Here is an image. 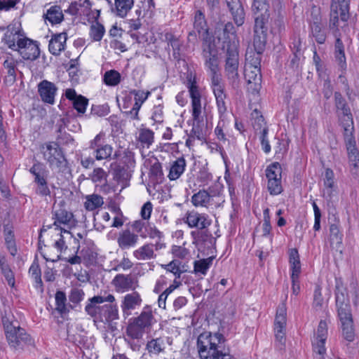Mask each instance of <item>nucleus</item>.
I'll return each mask as SVG.
<instances>
[{"label":"nucleus","mask_w":359,"mask_h":359,"mask_svg":"<svg viewBox=\"0 0 359 359\" xmlns=\"http://www.w3.org/2000/svg\"><path fill=\"white\" fill-rule=\"evenodd\" d=\"M226 339L219 332H203L197 339L201 359H232L229 348L225 346Z\"/></svg>","instance_id":"obj_1"},{"label":"nucleus","mask_w":359,"mask_h":359,"mask_svg":"<svg viewBox=\"0 0 359 359\" xmlns=\"http://www.w3.org/2000/svg\"><path fill=\"white\" fill-rule=\"evenodd\" d=\"M224 57V74L229 83L234 89L238 88L240 76L238 74L239 54L238 44L234 41L224 40L222 47Z\"/></svg>","instance_id":"obj_2"},{"label":"nucleus","mask_w":359,"mask_h":359,"mask_svg":"<svg viewBox=\"0 0 359 359\" xmlns=\"http://www.w3.org/2000/svg\"><path fill=\"white\" fill-rule=\"evenodd\" d=\"M156 323L151 306L147 305L137 317L130 319L126 329L127 335L133 339H139L144 332H149Z\"/></svg>","instance_id":"obj_3"},{"label":"nucleus","mask_w":359,"mask_h":359,"mask_svg":"<svg viewBox=\"0 0 359 359\" xmlns=\"http://www.w3.org/2000/svg\"><path fill=\"white\" fill-rule=\"evenodd\" d=\"M269 7L266 6L264 8H261V7H259V8H252L255 18L253 44L258 48L259 51L265 48L266 43L267 25L270 17Z\"/></svg>","instance_id":"obj_4"},{"label":"nucleus","mask_w":359,"mask_h":359,"mask_svg":"<svg viewBox=\"0 0 359 359\" xmlns=\"http://www.w3.org/2000/svg\"><path fill=\"white\" fill-rule=\"evenodd\" d=\"M17 324V323L4 320L6 337L11 348L15 350H22L25 346L31 344L32 339L25 330Z\"/></svg>","instance_id":"obj_5"},{"label":"nucleus","mask_w":359,"mask_h":359,"mask_svg":"<svg viewBox=\"0 0 359 359\" xmlns=\"http://www.w3.org/2000/svg\"><path fill=\"white\" fill-rule=\"evenodd\" d=\"M41 150L50 168L61 171L67 167V160L57 143H46L41 147Z\"/></svg>","instance_id":"obj_6"},{"label":"nucleus","mask_w":359,"mask_h":359,"mask_svg":"<svg viewBox=\"0 0 359 359\" xmlns=\"http://www.w3.org/2000/svg\"><path fill=\"white\" fill-rule=\"evenodd\" d=\"M187 86L189 89L190 97L191 99V112L193 121H198L202 119V107H201V95L199 92L198 86L196 85V78L193 76L192 72L188 73Z\"/></svg>","instance_id":"obj_7"},{"label":"nucleus","mask_w":359,"mask_h":359,"mask_svg":"<svg viewBox=\"0 0 359 359\" xmlns=\"http://www.w3.org/2000/svg\"><path fill=\"white\" fill-rule=\"evenodd\" d=\"M336 306L340 322L353 320L351 309L347 290L342 286L337 285Z\"/></svg>","instance_id":"obj_8"},{"label":"nucleus","mask_w":359,"mask_h":359,"mask_svg":"<svg viewBox=\"0 0 359 359\" xmlns=\"http://www.w3.org/2000/svg\"><path fill=\"white\" fill-rule=\"evenodd\" d=\"M23 59L34 60L39 57L40 50L36 41H34L27 37L22 41H18V49L17 50Z\"/></svg>","instance_id":"obj_9"},{"label":"nucleus","mask_w":359,"mask_h":359,"mask_svg":"<svg viewBox=\"0 0 359 359\" xmlns=\"http://www.w3.org/2000/svg\"><path fill=\"white\" fill-rule=\"evenodd\" d=\"M309 27L312 37L318 43L323 44L326 41L327 33L325 26L322 23L319 14H311Z\"/></svg>","instance_id":"obj_10"},{"label":"nucleus","mask_w":359,"mask_h":359,"mask_svg":"<svg viewBox=\"0 0 359 359\" xmlns=\"http://www.w3.org/2000/svg\"><path fill=\"white\" fill-rule=\"evenodd\" d=\"M25 38L27 37L19 27L10 25L7 27L3 41L9 48L17 50L18 49V41H22Z\"/></svg>","instance_id":"obj_11"},{"label":"nucleus","mask_w":359,"mask_h":359,"mask_svg":"<svg viewBox=\"0 0 359 359\" xmlns=\"http://www.w3.org/2000/svg\"><path fill=\"white\" fill-rule=\"evenodd\" d=\"M54 219L55 222L53 225L56 226V229H60L61 231H64L65 233H70L72 237L73 236L72 233L67 230H65L61 225L67 226V227H70L74 225V219L73 214L70 212L65 209H59L55 211L54 213Z\"/></svg>","instance_id":"obj_12"},{"label":"nucleus","mask_w":359,"mask_h":359,"mask_svg":"<svg viewBox=\"0 0 359 359\" xmlns=\"http://www.w3.org/2000/svg\"><path fill=\"white\" fill-rule=\"evenodd\" d=\"M137 281L130 275L117 274L112 280V284L117 292L133 290L137 286Z\"/></svg>","instance_id":"obj_13"},{"label":"nucleus","mask_w":359,"mask_h":359,"mask_svg":"<svg viewBox=\"0 0 359 359\" xmlns=\"http://www.w3.org/2000/svg\"><path fill=\"white\" fill-rule=\"evenodd\" d=\"M184 222L191 228H197L198 230L205 229L211 224L210 220L204 214L195 211L189 212L186 214Z\"/></svg>","instance_id":"obj_14"},{"label":"nucleus","mask_w":359,"mask_h":359,"mask_svg":"<svg viewBox=\"0 0 359 359\" xmlns=\"http://www.w3.org/2000/svg\"><path fill=\"white\" fill-rule=\"evenodd\" d=\"M57 90L56 86L47 80H43L38 84L39 93L44 102L53 104Z\"/></svg>","instance_id":"obj_15"},{"label":"nucleus","mask_w":359,"mask_h":359,"mask_svg":"<svg viewBox=\"0 0 359 359\" xmlns=\"http://www.w3.org/2000/svg\"><path fill=\"white\" fill-rule=\"evenodd\" d=\"M226 3L234 22L237 26L243 25L245 22V12L241 0H226Z\"/></svg>","instance_id":"obj_16"},{"label":"nucleus","mask_w":359,"mask_h":359,"mask_svg":"<svg viewBox=\"0 0 359 359\" xmlns=\"http://www.w3.org/2000/svg\"><path fill=\"white\" fill-rule=\"evenodd\" d=\"M91 7L92 4L90 0H78L72 2L65 12L72 15L89 17Z\"/></svg>","instance_id":"obj_17"},{"label":"nucleus","mask_w":359,"mask_h":359,"mask_svg":"<svg viewBox=\"0 0 359 359\" xmlns=\"http://www.w3.org/2000/svg\"><path fill=\"white\" fill-rule=\"evenodd\" d=\"M142 302V297L137 292L127 294L121 303L123 313L127 316L130 315L133 310L141 305Z\"/></svg>","instance_id":"obj_18"},{"label":"nucleus","mask_w":359,"mask_h":359,"mask_svg":"<svg viewBox=\"0 0 359 359\" xmlns=\"http://www.w3.org/2000/svg\"><path fill=\"white\" fill-rule=\"evenodd\" d=\"M245 78L250 88L255 91H258L262 81L261 69L245 66Z\"/></svg>","instance_id":"obj_19"},{"label":"nucleus","mask_w":359,"mask_h":359,"mask_svg":"<svg viewBox=\"0 0 359 359\" xmlns=\"http://www.w3.org/2000/svg\"><path fill=\"white\" fill-rule=\"evenodd\" d=\"M139 237L137 234L131 232L129 229L122 231L118 233L117 243L122 250H127L134 247L138 241Z\"/></svg>","instance_id":"obj_20"},{"label":"nucleus","mask_w":359,"mask_h":359,"mask_svg":"<svg viewBox=\"0 0 359 359\" xmlns=\"http://www.w3.org/2000/svg\"><path fill=\"white\" fill-rule=\"evenodd\" d=\"M67 34L62 32L52 36L49 41V51L54 55H59L65 49Z\"/></svg>","instance_id":"obj_21"},{"label":"nucleus","mask_w":359,"mask_h":359,"mask_svg":"<svg viewBox=\"0 0 359 359\" xmlns=\"http://www.w3.org/2000/svg\"><path fill=\"white\" fill-rule=\"evenodd\" d=\"M66 97L72 101L74 108L79 113H84L88 105V100L82 95H78L76 91L72 88H68L65 92Z\"/></svg>","instance_id":"obj_22"},{"label":"nucleus","mask_w":359,"mask_h":359,"mask_svg":"<svg viewBox=\"0 0 359 359\" xmlns=\"http://www.w3.org/2000/svg\"><path fill=\"white\" fill-rule=\"evenodd\" d=\"M165 41L167 42L168 46L172 48V56L175 60L180 61L181 59V49L182 42L178 37L171 32H166L164 35Z\"/></svg>","instance_id":"obj_23"},{"label":"nucleus","mask_w":359,"mask_h":359,"mask_svg":"<svg viewBox=\"0 0 359 359\" xmlns=\"http://www.w3.org/2000/svg\"><path fill=\"white\" fill-rule=\"evenodd\" d=\"M134 0H114V6L111 8L112 12L120 18H124L132 9Z\"/></svg>","instance_id":"obj_24"},{"label":"nucleus","mask_w":359,"mask_h":359,"mask_svg":"<svg viewBox=\"0 0 359 359\" xmlns=\"http://www.w3.org/2000/svg\"><path fill=\"white\" fill-rule=\"evenodd\" d=\"M133 254L137 260H149L156 257L154 253V244L152 243L144 244L135 250Z\"/></svg>","instance_id":"obj_25"},{"label":"nucleus","mask_w":359,"mask_h":359,"mask_svg":"<svg viewBox=\"0 0 359 359\" xmlns=\"http://www.w3.org/2000/svg\"><path fill=\"white\" fill-rule=\"evenodd\" d=\"M194 28L199 35L205 36L208 35V25L205 18V15L201 11L198 10L195 13L194 19Z\"/></svg>","instance_id":"obj_26"},{"label":"nucleus","mask_w":359,"mask_h":359,"mask_svg":"<svg viewBox=\"0 0 359 359\" xmlns=\"http://www.w3.org/2000/svg\"><path fill=\"white\" fill-rule=\"evenodd\" d=\"M289 262L291 266V279L299 278L301 273V263L298 250L296 248L290 250Z\"/></svg>","instance_id":"obj_27"},{"label":"nucleus","mask_w":359,"mask_h":359,"mask_svg":"<svg viewBox=\"0 0 359 359\" xmlns=\"http://www.w3.org/2000/svg\"><path fill=\"white\" fill-rule=\"evenodd\" d=\"M334 57L341 70L346 69V61L344 53V46L339 37H337L334 44Z\"/></svg>","instance_id":"obj_28"},{"label":"nucleus","mask_w":359,"mask_h":359,"mask_svg":"<svg viewBox=\"0 0 359 359\" xmlns=\"http://www.w3.org/2000/svg\"><path fill=\"white\" fill-rule=\"evenodd\" d=\"M45 20H48L51 24L60 23L64 15L60 6H53L47 10L46 13L43 14Z\"/></svg>","instance_id":"obj_29"},{"label":"nucleus","mask_w":359,"mask_h":359,"mask_svg":"<svg viewBox=\"0 0 359 359\" xmlns=\"http://www.w3.org/2000/svg\"><path fill=\"white\" fill-rule=\"evenodd\" d=\"M186 166V161L184 158H178L172 164L168 177L170 180L178 179L184 172Z\"/></svg>","instance_id":"obj_30"},{"label":"nucleus","mask_w":359,"mask_h":359,"mask_svg":"<svg viewBox=\"0 0 359 359\" xmlns=\"http://www.w3.org/2000/svg\"><path fill=\"white\" fill-rule=\"evenodd\" d=\"M104 204L103 198L98 194L88 195L86 197L84 207L88 211H93Z\"/></svg>","instance_id":"obj_31"},{"label":"nucleus","mask_w":359,"mask_h":359,"mask_svg":"<svg viewBox=\"0 0 359 359\" xmlns=\"http://www.w3.org/2000/svg\"><path fill=\"white\" fill-rule=\"evenodd\" d=\"M213 259V257H210L206 259H201L195 261L194 263V272L196 274L201 273L202 275H205L208 270L212 264Z\"/></svg>","instance_id":"obj_32"},{"label":"nucleus","mask_w":359,"mask_h":359,"mask_svg":"<svg viewBox=\"0 0 359 359\" xmlns=\"http://www.w3.org/2000/svg\"><path fill=\"white\" fill-rule=\"evenodd\" d=\"M147 350L151 354L158 355L164 351L165 343L162 338L152 339L147 344Z\"/></svg>","instance_id":"obj_33"},{"label":"nucleus","mask_w":359,"mask_h":359,"mask_svg":"<svg viewBox=\"0 0 359 359\" xmlns=\"http://www.w3.org/2000/svg\"><path fill=\"white\" fill-rule=\"evenodd\" d=\"M342 2H333L331 4L330 27V29L337 28L338 26L339 18H341V7Z\"/></svg>","instance_id":"obj_34"},{"label":"nucleus","mask_w":359,"mask_h":359,"mask_svg":"<svg viewBox=\"0 0 359 359\" xmlns=\"http://www.w3.org/2000/svg\"><path fill=\"white\" fill-rule=\"evenodd\" d=\"M118 318V312L116 305L105 304L102 309L103 321L111 322Z\"/></svg>","instance_id":"obj_35"},{"label":"nucleus","mask_w":359,"mask_h":359,"mask_svg":"<svg viewBox=\"0 0 359 359\" xmlns=\"http://www.w3.org/2000/svg\"><path fill=\"white\" fill-rule=\"evenodd\" d=\"M211 196L205 190H200L193 195L191 202L194 206H207L210 203Z\"/></svg>","instance_id":"obj_36"},{"label":"nucleus","mask_w":359,"mask_h":359,"mask_svg":"<svg viewBox=\"0 0 359 359\" xmlns=\"http://www.w3.org/2000/svg\"><path fill=\"white\" fill-rule=\"evenodd\" d=\"M342 335L348 341H353L355 338V332L353 328V320H349L341 321Z\"/></svg>","instance_id":"obj_37"},{"label":"nucleus","mask_w":359,"mask_h":359,"mask_svg":"<svg viewBox=\"0 0 359 359\" xmlns=\"http://www.w3.org/2000/svg\"><path fill=\"white\" fill-rule=\"evenodd\" d=\"M29 172L34 176V182L36 184L47 182L43 176V165L39 162L34 163L29 169Z\"/></svg>","instance_id":"obj_38"},{"label":"nucleus","mask_w":359,"mask_h":359,"mask_svg":"<svg viewBox=\"0 0 359 359\" xmlns=\"http://www.w3.org/2000/svg\"><path fill=\"white\" fill-rule=\"evenodd\" d=\"M266 177L267 180H281L282 168L280 164L278 162H274L269 165L266 169Z\"/></svg>","instance_id":"obj_39"},{"label":"nucleus","mask_w":359,"mask_h":359,"mask_svg":"<svg viewBox=\"0 0 359 359\" xmlns=\"http://www.w3.org/2000/svg\"><path fill=\"white\" fill-rule=\"evenodd\" d=\"M325 341L326 339L319 338H314L313 341V351L317 359H324V355L326 353Z\"/></svg>","instance_id":"obj_40"},{"label":"nucleus","mask_w":359,"mask_h":359,"mask_svg":"<svg viewBox=\"0 0 359 359\" xmlns=\"http://www.w3.org/2000/svg\"><path fill=\"white\" fill-rule=\"evenodd\" d=\"M334 102L337 110H341L344 116L351 114L350 109L347 105L346 100L339 92L334 93Z\"/></svg>","instance_id":"obj_41"},{"label":"nucleus","mask_w":359,"mask_h":359,"mask_svg":"<svg viewBox=\"0 0 359 359\" xmlns=\"http://www.w3.org/2000/svg\"><path fill=\"white\" fill-rule=\"evenodd\" d=\"M121 81V74L116 70L107 71L104 74V82L107 86H115Z\"/></svg>","instance_id":"obj_42"},{"label":"nucleus","mask_w":359,"mask_h":359,"mask_svg":"<svg viewBox=\"0 0 359 359\" xmlns=\"http://www.w3.org/2000/svg\"><path fill=\"white\" fill-rule=\"evenodd\" d=\"M191 234L193 238L197 242H208L212 244L213 240H215V238L212 236L211 233L208 230L203 229L201 231H194L191 233Z\"/></svg>","instance_id":"obj_43"},{"label":"nucleus","mask_w":359,"mask_h":359,"mask_svg":"<svg viewBox=\"0 0 359 359\" xmlns=\"http://www.w3.org/2000/svg\"><path fill=\"white\" fill-rule=\"evenodd\" d=\"M104 32V26L97 21H95L90 26V35L93 41H100L102 39Z\"/></svg>","instance_id":"obj_44"},{"label":"nucleus","mask_w":359,"mask_h":359,"mask_svg":"<svg viewBox=\"0 0 359 359\" xmlns=\"http://www.w3.org/2000/svg\"><path fill=\"white\" fill-rule=\"evenodd\" d=\"M203 37V57H210L212 55L217 54L215 49V45L211 40V38L208 35H205Z\"/></svg>","instance_id":"obj_45"},{"label":"nucleus","mask_w":359,"mask_h":359,"mask_svg":"<svg viewBox=\"0 0 359 359\" xmlns=\"http://www.w3.org/2000/svg\"><path fill=\"white\" fill-rule=\"evenodd\" d=\"M214 95L216 98L217 105L218 108L219 113L222 115L226 111V106L225 100L226 98V95L224 93V88L218 90L217 91H214Z\"/></svg>","instance_id":"obj_46"},{"label":"nucleus","mask_w":359,"mask_h":359,"mask_svg":"<svg viewBox=\"0 0 359 359\" xmlns=\"http://www.w3.org/2000/svg\"><path fill=\"white\" fill-rule=\"evenodd\" d=\"M67 297L62 291H57L55 294L56 310L61 314L69 311L66 306Z\"/></svg>","instance_id":"obj_47"},{"label":"nucleus","mask_w":359,"mask_h":359,"mask_svg":"<svg viewBox=\"0 0 359 359\" xmlns=\"http://www.w3.org/2000/svg\"><path fill=\"white\" fill-rule=\"evenodd\" d=\"M254 47L256 52L254 53L252 55L247 57L245 66H251L252 67L261 69V55L264 50V48L259 51L256 46H254Z\"/></svg>","instance_id":"obj_48"},{"label":"nucleus","mask_w":359,"mask_h":359,"mask_svg":"<svg viewBox=\"0 0 359 359\" xmlns=\"http://www.w3.org/2000/svg\"><path fill=\"white\" fill-rule=\"evenodd\" d=\"M113 148L109 144L102 145L95 150V158L98 161L108 159L111 157Z\"/></svg>","instance_id":"obj_49"},{"label":"nucleus","mask_w":359,"mask_h":359,"mask_svg":"<svg viewBox=\"0 0 359 359\" xmlns=\"http://www.w3.org/2000/svg\"><path fill=\"white\" fill-rule=\"evenodd\" d=\"M154 139V132L148 128L140 130L139 134V140L142 144H146L149 147L153 142Z\"/></svg>","instance_id":"obj_50"},{"label":"nucleus","mask_w":359,"mask_h":359,"mask_svg":"<svg viewBox=\"0 0 359 359\" xmlns=\"http://www.w3.org/2000/svg\"><path fill=\"white\" fill-rule=\"evenodd\" d=\"M102 309L103 306H97L94 304L89 302L85 308L86 313L94 318H99L101 321L102 319Z\"/></svg>","instance_id":"obj_51"},{"label":"nucleus","mask_w":359,"mask_h":359,"mask_svg":"<svg viewBox=\"0 0 359 359\" xmlns=\"http://www.w3.org/2000/svg\"><path fill=\"white\" fill-rule=\"evenodd\" d=\"M330 238L331 244L340 245L342 242V235L340 233L339 226L336 224L330 226Z\"/></svg>","instance_id":"obj_52"},{"label":"nucleus","mask_w":359,"mask_h":359,"mask_svg":"<svg viewBox=\"0 0 359 359\" xmlns=\"http://www.w3.org/2000/svg\"><path fill=\"white\" fill-rule=\"evenodd\" d=\"M267 189L271 195L276 196L281 194L283 191L281 180H272L271 178L268 180Z\"/></svg>","instance_id":"obj_53"},{"label":"nucleus","mask_w":359,"mask_h":359,"mask_svg":"<svg viewBox=\"0 0 359 359\" xmlns=\"http://www.w3.org/2000/svg\"><path fill=\"white\" fill-rule=\"evenodd\" d=\"M163 176L162 166L159 162L154 163L150 168L149 177L154 182H158Z\"/></svg>","instance_id":"obj_54"},{"label":"nucleus","mask_w":359,"mask_h":359,"mask_svg":"<svg viewBox=\"0 0 359 359\" xmlns=\"http://www.w3.org/2000/svg\"><path fill=\"white\" fill-rule=\"evenodd\" d=\"M334 172L330 168H327L325 172L324 185L327 189V194L330 196L334 187Z\"/></svg>","instance_id":"obj_55"},{"label":"nucleus","mask_w":359,"mask_h":359,"mask_svg":"<svg viewBox=\"0 0 359 359\" xmlns=\"http://www.w3.org/2000/svg\"><path fill=\"white\" fill-rule=\"evenodd\" d=\"M131 94L135 96V105H140L141 107L142 104L144 102V101L147 99L148 96L150 95L149 91H144L141 90H133L130 92Z\"/></svg>","instance_id":"obj_56"},{"label":"nucleus","mask_w":359,"mask_h":359,"mask_svg":"<svg viewBox=\"0 0 359 359\" xmlns=\"http://www.w3.org/2000/svg\"><path fill=\"white\" fill-rule=\"evenodd\" d=\"M202 119H199L198 121H193V127L190 132V137L197 138L198 140H202L203 138V130L201 126Z\"/></svg>","instance_id":"obj_57"},{"label":"nucleus","mask_w":359,"mask_h":359,"mask_svg":"<svg viewBox=\"0 0 359 359\" xmlns=\"http://www.w3.org/2000/svg\"><path fill=\"white\" fill-rule=\"evenodd\" d=\"M274 330H275L276 346L280 350H282L285 347V329L274 328Z\"/></svg>","instance_id":"obj_58"},{"label":"nucleus","mask_w":359,"mask_h":359,"mask_svg":"<svg viewBox=\"0 0 359 359\" xmlns=\"http://www.w3.org/2000/svg\"><path fill=\"white\" fill-rule=\"evenodd\" d=\"M268 132H269L268 127H264V128L260 133V137H259L262 149L266 154L269 153L271 151V146L269 144V141L267 137Z\"/></svg>","instance_id":"obj_59"},{"label":"nucleus","mask_w":359,"mask_h":359,"mask_svg":"<svg viewBox=\"0 0 359 359\" xmlns=\"http://www.w3.org/2000/svg\"><path fill=\"white\" fill-rule=\"evenodd\" d=\"M263 215H264V222L262 224V232H263V236H266L269 235L271 230V226L270 224L269 209L266 208L264 210Z\"/></svg>","instance_id":"obj_60"},{"label":"nucleus","mask_w":359,"mask_h":359,"mask_svg":"<svg viewBox=\"0 0 359 359\" xmlns=\"http://www.w3.org/2000/svg\"><path fill=\"white\" fill-rule=\"evenodd\" d=\"M255 112L256 114V117L253 118L254 120L252 124L255 131L259 130L261 133L264 128V127H267L266 123L264 121V118L263 117V116L259 115L257 111H255Z\"/></svg>","instance_id":"obj_61"},{"label":"nucleus","mask_w":359,"mask_h":359,"mask_svg":"<svg viewBox=\"0 0 359 359\" xmlns=\"http://www.w3.org/2000/svg\"><path fill=\"white\" fill-rule=\"evenodd\" d=\"M327 324L325 320H320L318 328L316 334L314 337V338H319V339H327Z\"/></svg>","instance_id":"obj_62"},{"label":"nucleus","mask_w":359,"mask_h":359,"mask_svg":"<svg viewBox=\"0 0 359 359\" xmlns=\"http://www.w3.org/2000/svg\"><path fill=\"white\" fill-rule=\"evenodd\" d=\"M84 296V292L82 290L79 288H73L69 296V301L74 304L80 302Z\"/></svg>","instance_id":"obj_63"},{"label":"nucleus","mask_w":359,"mask_h":359,"mask_svg":"<svg viewBox=\"0 0 359 359\" xmlns=\"http://www.w3.org/2000/svg\"><path fill=\"white\" fill-rule=\"evenodd\" d=\"M58 135L57 137V144L58 145L60 144H68L69 143H72L74 141V139L72 137V136L67 133L65 130L62 132H57Z\"/></svg>","instance_id":"obj_64"}]
</instances>
